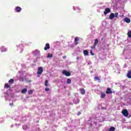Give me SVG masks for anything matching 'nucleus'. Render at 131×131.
Instances as JSON below:
<instances>
[{"instance_id": "obj_6", "label": "nucleus", "mask_w": 131, "mask_h": 131, "mask_svg": "<svg viewBox=\"0 0 131 131\" xmlns=\"http://www.w3.org/2000/svg\"><path fill=\"white\" fill-rule=\"evenodd\" d=\"M50 48V44L49 43H47L45 45V47L44 48V50L45 51H48V50H49Z\"/></svg>"}, {"instance_id": "obj_30", "label": "nucleus", "mask_w": 131, "mask_h": 131, "mask_svg": "<svg viewBox=\"0 0 131 131\" xmlns=\"http://www.w3.org/2000/svg\"><path fill=\"white\" fill-rule=\"evenodd\" d=\"M46 92H49L50 91V89L49 88H45Z\"/></svg>"}, {"instance_id": "obj_24", "label": "nucleus", "mask_w": 131, "mask_h": 131, "mask_svg": "<svg viewBox=\"0 0 131 131\" xmlns=\"http://www.w3.org/2000/svg\"><path fill=\"white\" fill-rule=\"evenodd\" d=\"M33 94V91L32 90H29L28 91V95H32Z\"/></svg>"}, {"instance_id": "obj_18", "label": "nucleus", "mask_w": 131, "mask_h": 131, "mask_svg": "<svg viewBox=\"0 0 131 131\" xmlns=\"http://www.w3.org/2000/svg\"><path fill=\"white\" fill-rule=\"evenodd\" d=\"M27 92V89H24L21 90V94H25Z\"/></svg>"}, {"instance_id": "obj_16", "label": "nucleus", "mask_w": 131, "mask_h": 131, "mask_svg": "<svg viewBox=\"0 0 131 131\" xmlns=\"http://www.w3.org/2000/svg\"><path fill=\"white\" fill-rule=\"evenodd\" d=\"M4 88H6V89H9L11 88V86L8 84V83H6L4 85Z\"/></svg>"}, {"instance_id": "obj_12", "label": "nucleus", "mask_w": 131, "mask_h": 131, "mask_svg": "<svg viewBox=\"0 0 131 131\" xmlns=\"http://www.w3.org/2000/svg\"><path fill=\"white\" fill-rule=\"evenodd\" d=\"M113 18H114V13H111V14L110 15V16H109V19H110L111 20H112V19H113Z\"/></svg>"}, {"instance_id": "obj_17", "label": "nucleus", "mask_w": 131, "mask_h": 131, "mask_svg": "<svg viewBox=\"0 0 131 131\" xmlns=\"http://www.w3.org/2000/svg\"><path fill=\"white\" fill-rule=\"evenodd\" d=\"M98 43H99V40H98V39H95L94 45L97 46Z\"/></svg>"}, {"instance_id": "obj_4", "label": "nucleus", "mask_w": 131, "mask_h": 131, "mask_svg": "<svg viewBox=\"0 0 131 131\" xmlns=\"http://www.w3.org/2000/svg\"><path fill=\"white\" fill-rule=\"evenodd\" d=\"M111 9H110V8H105L103 12L104 15H107V14H109V12H111Z\"/></svg>"}, {"instance_id": "obj_14", "label": "nucleus", "mask_w": 131, "mask_h": 131, "mask_svg": "<svg viewBox=\"0 0 131 131\" xmlns=\"http://www.w3.org/2000/svg\"><path fill=\"white\" fill-rule=\"evenodd\" d=\"M83 54L84 56H89V51L88 50H84Z\"/></svg>"}, {"instance_id": "obj_32", "label": "nucleus", "mask_w": 131, "mask_h": 131, "mask_svg": "<svg viewBox=\"0 0 131 131\" xmlns=\"http://www.w3.org/2000/svg\"><path fill=\"white\" fill-rule=\"evenodd\" d=\"M26 127H26V126H25V125L23 126V129H25V130L26 129Z\"/></svg>"}, {"instance_id": "obj_3", "label": "nucleus", "mask_w": 131, "mask_h": 131, "mask_svg": "<svg viewBox=\"0 0 131 131\" xmlns=\"http://www.w3.org/2000/svg\"><path fill=\"white\" fill-rule=\"evenodd\" d=\"M43 71V69H42V68L41 67H39L38 68V71L37 72V73L38 75H40V74L42 73Z\"/></svg>"}, {"instance_id": "obj_26", "label": "nucleus", "mask_w": 131, "mask_h": 131, "mask_svg": "<svg viewBox=\"0 0 131 131\" xmlns=\"http://www.w3.org/2000/svg\"><path fill=\"white\" fill-rule=\"evenodd\" d=\"M52 57H53V54L49 53L47 58H52Z\"/></svg>"}, {"instance_id": "obj_35", "label": "nucleus", "mask_w": 131, "mask_h": 131, "mask_svg": "<svg viewBox=\"0 0 131 131\" xmlns=\"http://www.w3.org/2000/svg\"><path fill=\"white\" fill-rule=\"evenodd\" d=\"M37 50H35V51L34 52V53H37Z\"/></svg>"}, {"instance_id": "obj_2", "label": "nucleus", "mask_w": 131, "mask_h": 131, "mask_svg": "<svg viewBox=\"0 0 131 131\" xmlns=\"http://www.w3.org/2000/svg\"><path fill=\"white\" fill-rule=\"evenodd\" d=\"M62 73L63 75H66V76H70L71 75V73L66 70H63Z\"/></svg>"}, {"instance_id": "obj_15", "label": "nucleus", "mask_w": 131, "mask_h": 131, "mask_svg": "<svg viewBox=\"0 0 131 131\" xmlns=\"http://www.w3.org/2000/svg\"><path fill=\"white\" fill-rule=\"evenodd\" d=\"M100 97L102 99H104V98L106 97V94H105L104 93H101Z\"/></svg>"}, {"instance_id": "obj_34", "label": "nucleus", "mask_w": 131, "mask_h": 131, "mask_svg": "<svg viewBox=\"0 0 131 131\" xmlns=\"http://www.w3.org/2000/svg\"><path fill=\"white\" fill-rule=\"evenodd\" d=\"M76 59L79 60V56L77 57Z\"/></svg>"}, {"instance_id": "obj_33", "label": "nucleus", "mask_w": 131, "mask_h": 131, "mask_svg": "<svg viewBox=\"0 0 131 131\" xmlns=\"http://www.w3.org/2000/svg\"><path fill=\"white\" fill-rule=\"evenodd\" d=\"M9 105L10 106H13V105H14V103H10Z\"/></svg>"}, {"instance_id": "obj_23", "label": "nucleus", "mask_w": 131, "mask_h": 131, "mask_svg": "<svg viewBox=\"0 0 131 131\" xmlns=\"http://www.w3.org/2000/svg\"><path fill=\"white\" fill-rule=\"evenodd\" d=\"M9 83L13 84L14 83V80L13 79H11L10 80H9Z\"/></svg>"}, {"instance_id": "obj_31", "label": "nucleus", "mask_w": 131, "mask_h": 131, "mask_svg": "<svg viewBox=\"0 0 131 131\" xmlns=\"http://www.w3.org/2000/svg\"><path fill=\"white\" fill-rule=\"evenodd\" d=\"M80 114H81V112H78V113H77L78 116H79V115H80Z\"/></svg>"}, {"instance_id": "obj_21", "label": "nucleus", "mask_w": 131, "mask_h": 131, "mask_svg": "<svg viewBox=\"0 0 131 131\" xmlns=\"http://www.w3.org/2000/svg\"><path fill=\"white\" fill-rule=\"evenodd\" d=\"M48 83H49V81L48 80H46L45 82V86H48Z\"/></svg>"}, {"instance_id": "obj_11", "label": "nucleus", "mask_w": 131, "mask_h": 131, "mask_svg": "<svg viewBox=\"0 0 131 131\" xmlns=\"http://www.w3.org/2000/svg\"><path fill=\"white\" fill-rule=\"evenodd\" d=\"M21 10H22V9L19 7H16L15 8L16 12H21Z\"/></svg>"}, {"instance_id": "obj_22", "label": "nucleus", "mask_w": 131, "mask_h": 131, "mask_svg": "<svg viewBox=\"0 0 131 131\" xmlns=\"http://www.w3.org/2000/svg\"><path fill=\"white\" fill-rule=\"evenodd\" d=\"M94 79H95V80H98V81L100 80V78L98 76L95 77Z\"/></svg>"}, {"instance_id": "obj_20", "label": "nucleus", "mask_w": 131, "mask_h": 131, "mask_svg": "<svg viewBox=\"0 0 131 131\" xmlns=\"http://www.w3.org/2000/svg\"><path fill=\"white\" fill-rule=\"evenodd\" d=\"M67 83H68V84L71 83V79L70 78L68 79L67 81Z\"/></svg>"}, {"instance_id": "obj_9", "label": "nucleus", "mask_w": 131, "mask_h": 131, "mask_svg": "<svg viewBox=\"0 0 131 131\" xmlns=\"http://www.w3.org/2000/svg\"><path fill=\"white\" fill-rule=\"evenodd\" d=\"M127 77H128V78H131V70L128 71V73L127 74Z\"/></svg>"}, {"instance_id": "obj_10", "label": "nucleus", "mask_w": 131, "mask_h": 131, "mask_svg": "<svg viewBox=\"0 0 131 131\" xmlns=\"http://www.w3.org/2000/svg\"><path fill=\"white\" fill-rule=\"evenodd\" d=\"M124 21L125 22H126V23H130V19L128 17H125L124 18Z\"/></svg>"}, {"instance_id": "obj_13", "label": "nucleus", "mask_w": 131, "mask_h": 131, "mask_svg": "<svg viewBox=\"0 0 131 131\" xmlns=\"http://www.w3.org/2000/svg\"><path fill=\"white\" fill-rule=\"evenodd\" d=\"M1 52L2 53H4V52L7 51V49H6V48H5L4 47H1Z\"/></svg>"}, {"instance_id": "obj_25", "label": "nucleus", "mask_w": 131, "mask_h": 131, "mask_svg": "<svg viewBox=\"0 0 131 131\" xmlns=\"http://www.w3.org/2000/svg\"><path fill=\"white\" fill-rule=\"evenodd\" d=\"M127 35L128 37H129L130 38H131V31L128 32Z\"/></svg>"}, {"instance_id": "obj_29", "label": "nucleus", "mask_w": 131, "mask_h": 131, "mask_svg": "<svg viewBox=\"0 0 131 131\" xmlns=\"http://www.w3.org/2000/svg\"><path fill=\"white\" fill-rule=\"evenodd\" d=\"M90 54H91L92 56L95 55V53H93V50L90 51Z\"/></svg>"}, {"instance_id": "obj_19", "label": "nucleus", "mask_w": 131, "mask_h": 131, "mask_svg": "<svg viewBox=\"0 0 131 131\" xmlns=\"http://www.w3.org/2000/svg\"><path fill=\"white\" fill-rule=\"evenodd\" d=\"M108 131H115V127L113 126L111 127Z\"/></svg>"}, {"instance_id": "obj_1", "label": "nucleus", "mask_w": 131, "mask_h": 131, "mask_svg": "<svg viewBox=\"0 0 131 131\" xmlns=\"http://www.w3.org/2000/svg\"><path fill=\"white\" fill-rule=\"evenodd\" d=\"M122 114L125 117H127L128 116V112L127 111V110L124 109L122 111Z\"/></svg>"}, {"instance_id": "obj_36", "label": "nucleus", "mask_w": 131, "mask_h": 131, "mask_svg": "<svg viewBox=\"0 0 131 131\" xmlns=\"http://www.w3.org/2000/svg\"><path fill=\"white\" fill-rule=\"evenodd\" d=\"M65 58H66V56H63V59H65Z\"/></svg>"}, {"instance_id": "obj_27", "label": "nucleus", "mask_w": 131, "mask_h": 131, "mask_svg": "<svg viewBox=\"0 0 131 131\" xmlns=\"http://www.w3.org/2000/svg\"><path fill=\"white\" fill-rule=\"evenodd\" d=\"M114 17H115V18H117V17H118V12H116L114 14Z\"/></svg>"}, {"instance_id": "obj_8", "label": "nucleus", "mask_w": 131, "mask_h": 131, "mask_svg": "<svg viewBox=\"0 0 131 131\" xmlns=\"http://www.w3.org/2000/svg\"><path fill=\"white\" fill-rule=\"evenodd\" d=\"M106 94H112V91L111 90V89L108 88L106 91Z\"/></svg>"}, {"instance_id": "obj_38", "label": "nucleus", "mask_w": 131, "mask_h": 131, "mask_svg": "<svg viewBox=\"0 0 131 131\" xmlns=\"http://www.w3.org/2000/svg\"><path fill=\"white\" fill-rule=\"evenodd\" d=\"M103 39H104V38H102L101 39V40H103Z\"/></svg>"}, {"instance_id": "obj_5", "label": "nucleus", "mask_w": 131, "mask_h": 131, "mask_svg": "<svg viewBox=\"0 0 131 131\" xmlns=\"http://www.w3.org/2000/svg\"><path fill=\"white\" fill-rule=\"evenodd\" d=\"M78 40H79V37H76L74 39V45L77 46L78 45Z\"/></svg>"}, {"instance_id": "obj_7", "label": "nucleus", "mask_w": 131, "mask_h": 131, "mask_svg": "<svg viewBox=\"0 0 131 131\" xmlns=\"http://www.w3.org/2000/svg\"><path fill=\"white\" fill-rule=\"evenodd\" d=\"M79 91L81 95H84L85 94V90H84V89L83 88L80 89Z\"/></svg>"}, {"instance_id": "obj_28", "label": "nucleus", "mask_w": 131, "mask_h": 131, "mask_svg": "<svg viewBox=\"0 0 131 131\" xmlns=\"http://www.w3.org/2000/svg\"><path fill=\"white\" fill-rule=\"evenodd\" d=\"M96 46H95L94 45H93V47H91V49H93V50H96Z\"/></svg>"}, {"instance_id": "obj_37", "label": "nucleus", "mask_w": 131, "mask_h": 131, "mask_svg": "<svg viewBox=\"0 0 131 131\" xmlns=\"http://www.w3.org/2000/svg\"><path fill=\"white\" fill-rule=\"evenodd\" d=\"M129 99H130V101H131V97H129Z\"/></svg>"}]
</instances>
